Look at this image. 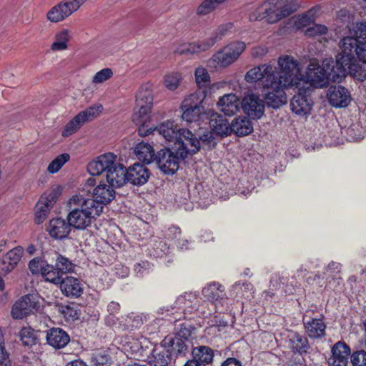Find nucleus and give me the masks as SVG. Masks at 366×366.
Masks as SVG:
<instances>
[{"instance_id":"12","label":"nucleus","mask_w":366,"mask_h":366,"mask_svg":"<svg viewBox=\"0 0 366 366\" xmlns=\"http://www.w3.org/2000/svg\"><path fill=\"white\" fill-rule=\"evenodd\" d=\"M102 109V106L97 104L79 112L66 124L62 131V136L66 137L74 134L84 124L97 117Z\"/></svg>"},{"instance_id":"60","label":"nucleus","mask_w":366,"mask_h":366,"mask_svg":"<svg viewBox=\"0 0 366 366\" xmlns=\"http://www.w3.org/2000/svg\"><path fill=\"white\" fill-rule=\"evenodd\" d=\"M87 0H64L73 14Z\"/></svg>"},{"instance_id":"53","label":"nucleus","mask_w":366,"mask_h":366,"mask_svg":"<svg viewBox=\"0 0 366 366\" xmlns=\"http://www.w3.org/2000/svg\"><path fill=\"white\" fill-rule=\"evenodd\" d=\"M0 366H11L8 352L4 345V335L0 327Z\"/></svg>"},{"instance_id":"32","label":"nucleus","mask_w":366,"mask_h":366,"mask_svg":"<svg viewBox=\"0 0 366 366\" xmlns=\"http://www.w3.org/2000/svg\"><path fill=\"white\" fill-rule=\"evenodd\" d=\"M137 159L146 164H149L155 160L156 154L152 146L144 142L138 143L134 149Z\"/></svg>"},{"instance_id":"26","label":"nucleus","mask_w":366,"mask_h":366,"mask_svg":"<svg viewBox=\"0 0 366 366\" xmlns=\"http://www.w3.org/2000/svg\"><path fill=\"white\" fill-rule=\"evenodd\" d=\"M46 341L54 348L61 349L69 342L70 337L63 329L53 327L46 331Z\"/></svg>"},{"instance_id":"58","label":"nucleus","mask_w":366,"mask_h":366,"mask_svg":"<svg viewBox=\"0 0 366 366\" xmlns=\"http://www.w3.org/2000/svg\"><path fill=\"white\" fill-rule=\"evenodd\" d=\"M46 263L43 262L39 259L34 258L29 263V268L32 274L41 273L42 274V269Z\"/></svg>"},{"instance_id":"2","label":"nucleus","mask_w":366,"mask_h":366,"mask_svg":"<svg viewBox=\"0 0 366 366\" xmlns=\"http://www.w3.org/2000/svg\"><path fill=\"white\" fill-rule=\"evenodd\" d=\"M66 207L69 211L66 220L71 227L78 230H84L90 227L104 209V207L92 199L86 198L81 194H75L70 197Z\"/></svg>"},{"instance_id":"48","label":"nucleus","mask_w":366,"mask_h":366,"mask_svg":"<svg viewBox=\"0 0 366 366\" xmlns=\"http://www.w3.org/2000/svg\"><path fill=\"white\" fill-rule=\"evenodd\" d=\"M194 76L199 87H206L210 83V76L204 67H197L194 72Z\"/></svg>"},{"instance_id":"50","label":"nucleus","mask_w":366,"mask_h":366,"mask_svg":"<svg viewBox=\"0 0 366 366\" xmlns=\"http://www.w3.org/2000/svg\"><path fill=\"white\" fill-rule=\"evenodd\" d=\"M59 311L68 321H74L79 318V312L76 307L71 305H61Z\"/></svg>"},{"instance_id":"3","label":"nucleus","mask_w":366,"mask_h":366,"mask_svg":"<svg viewBox=\"0 0 366 366\" xmlns=\"http://www.w3.org/2000/svg\"><path fill=\"white\" fill-rule=\"evenodd\" d=\"M154 131H157L167 142L173 144L172 149L181 159L186 158L188 154L197 153L200 149L197 135L189 129L179 128L172 121L162 123Z\"/></svg>"},{"instance_id":"17","label":"nucleus","mask_w":366,"mask_h":366,"mask_svg":"<svg viewBox=\"0 0 366 366\" xmlns=\"http://www.w3.org/2000/svg\"><path fill=\"white\" fill-rule=\"evenodd\" d=\"M290 102V107L292 112L300 117H307L310 114L313 107V102L306 94L307 92L298 91Z\"/></svg>"},{"instance_id":"47","label":"nucleus","mask_w":366,"mask_h":366,"mask_svg":"<svg viewBox=\"0 0 366 366\" xmlns=\"http://www.w3.org/2000/svg\"><path fill=\"white\" fill-rule=\"evenodd\" d=\"M266 11L264 2L261 4L253 6L250 8L248 14V18L250 21H260L262 19L266 20Z\"/></svg>"},{"instance_id":"38","label":"nucleus","mask_w":366,"mask_h":366,"mask_svg":"<svg viewBox=\"0 0 366 366\" xmlns=\"http://www.w3.org/2000/svg\"><path fill=\"white\" fill-rule=\"evenodd\" d=\"M345 70V76L350 73L355 79L358 81H363L366 79V64H360L357 62L355 58L353 61H350V64L344 66Z\"/></svg>"},{"instance_id":"43","label":"nucleus","mask_w":366,"mask_h":366,"mask_svg":"<svg viewBox=\"0 0 366 366\" xmlns=\"http://www.w3.org/2000/svg\"><path fill=\"white\" fill-rule=\"evenodd\" d=\"M70 156L67 153L61 154L57 156L48 165L47 171L50 174L56 173L69 160Z\"/></svg>"},{"instance_id":"24","label":"nucleus","mask_w":366,"mask_h":366,"mask_svg":"<svg viewBox=\"0 0 366 366\" xmlns=\"http://www.w3.org/2000/svg\"><path fill=\"white\" fill-rule=\"evenodd\" d=\"M114 188L111 184L100 183L93 190V198L95 202L102 206L110 203L115 197L116 192Z\"/></svg>"},{"instance_id":"49","label":"nucleus","mask_w":366,"mask_h":366,"mask_svg":"<svg viewBox=\"0 0 366 366\" xmlns=\"http://www.w3.org/2000/svg\"><path fill=\"white\" fill-rule=\"evenodd\" d=\"M290 21V24L297 29L306 27L313 23L312 19H310L305 13L295 16L292 17Z\"/></svg>"},{"instance_id":"13","label":"nucleus","mask_w":366,"mask_h":366,"mask_svg":"<svg viewBox=\"0 0 366 366\" xmlns=\"http://www.w3.org/2000/svg\"><path fill=\"white\" fill-rule=\"evenodd\" d=\"M117 157L113 153H106L97 157L90 162L87 165V171L92 176L100 175L105 173V175L111 171L117 164Z\"/></svg>"},{"instance_id":"57","label":"nucleus","mask_w":366,"mask_h":366,"mask_svg":"<svg viewBox=\"0 0 366 366\" xmlns=\"http://www.w3.org/2000/svg\"><path fill=\"white\" fill-rule=\"evenodd\" d=\"M152 266L149 262L147 261H143L134 264V270L137 276L142 277L144 274H148Z\"/></svg>"},{"instance_id":"37","label":"nucleus","mask_w":366,"mask_h":366,"mask_svg":"<svg viewBox=\"0 0 366 366\" xmlns=\"http://www.w3.org/2000/svg\"><path fill=\"white\" fill-rule=\"evenodd\" d=\"M71 31L67 29H62L56 33L54 41L51 45L53 51H64L68 48V42L71 39Z\"/></svg>"},{"instance_id":"61","label":"nucleus","mask_w":366,"mask_h":366,"mask_svg":"<svg viewBox=\"0 0 366 366\" xmlns=\"http://www.w3.org/2000/svg\"><path fill=\"white\" fill-rule=\"evenodd\" d=\"M94 360L96 366H107L110 364V357L106 354L96 355Z\"/></svg>"},{"instance_id":"56","label":"nucleus","mask_w":366,"mask_h":366,"mask_svg":"<svg viewBox=\"0 0 366 366\" xmlns=\"http://www.w3.org/2000/svg\"><path fill=\"white\" fill-rule=\"evenodd\" d=\"M154 249V256L161 257L166 254L169 251V247L167 243L162 240L155 241L152 245Z\"/></svg>"},{"instance_id":"7","label":"nucleus","mask_w":366,"mask_h":366,"mask_svg":"<svg viewBox=\"0 0 366 366\" xmlns=\"http://www.w3.org/2000/svg\"><path fill=\"white\" fill-rule=\"evenodd\" d=\"M246 49L242 41H234L214 53L209 60V65L215 69L226 68L234 63Z\"/></svg>"},{"instance_id":"59","label":"nucleus","mask_w":366,"mask_h":366,"mask_svg":"<svg viewBox=\"0 0 366 366\" xmlns=\"http://www.w3.org/2000/svg\"><path fill=\"white\" fill-rule=\"evenodd\" d=\"M142 324V320L139 315L132 314L127 317V325L128 327L137 328L140 327Z\"/></svg>"},{"instance_id":"35","label":"nucleus","mask_w":366,"mask_h":366,"mask_svg":"<svg viewBox=\"0 0 366 366\" xmlns=\"http://www.w3.org/2000/svg\"><path fill=\"white\" fill-rule=\"evenodd\" d=\"M231 131L238 136H245L253 131V127L247 117H239L235 118L230 124Z\"/></svg>"},{"instance_id":"27","label":"nucleus","mask_w":366,"mask_h":366,"mask_svg":"<svg viewBox=\"0 0 366 366\" xmlns=\"http://www.w3.org/2000/svg\"><path fill=\"white\" fill-rule=\"evenodd\" d=\"M23 247L17 246L10 249L4 256L2 260L0 269L4 274L11 272L21 260L23 254Z\"/></svg>"},{"instance_id":"10","label":"nucleus","mask_w":366,"mask_h":366,"mask_svg":"<svg viewBox=\"0 0 366 366\" xmlns=\"http://www.w3.org/2000/svg\"><path fill=\"white\" fill-rule=\"evenodd\" d=\"M205 98L204 92H196L187 97L182 102V117L188 122L198 121L204 113L202 103Z\"/></svg>"},{"instance_id":"46","label":"nucleus","mask_w":366,"mask_h":366,"mask_svg":"<svg viewBox=\"0 0 366 366\" xmlns=\"http://www.w3.org/2000/svg\"><path fill=\"white\" fill-rule=\"evenodd\" d=\"M252 290L253 286L251 283L237 282L232 287L231 296L248 297V293Z\"/></svg>"},{"instance_id":"16","label":"nucleus","mask_w":366,"mask_h":366,"mask_svg":"<svg viewBox=\"0 0 366 366\" xmlns=\"http://www.w3.org/2000/svg\"><path fill=\"white\" fill-rule=\"evenodd\" d=\"M37 302L33 295H27L16 302L11 309V316L14 319H22L36 310Z\"/></svg>"},{"instance_id":"36","label":"nucleus","mask_w":366,"mask_h":366,"mask_svg":"<svg viewBox=\"0 0 366 366\" xmlns=\"http://www.w3.org/2000/svg\"><path fill=\"white\" fill-rule=\"evenodd\" d=\"M192 357L202 366H205L212 362L214 358V351L208 346L201 345L193 348Z\"/></svg>"},{"instance_id":"11","label":"nucleus","mask_w":366,"mask_h":366,"mask_svg":"<svg viewBox=\"0 0 366 366\" xmlns=\"http://www.w3.org/2000/svg\"><path fill=\"white\" fill-rule=\"evenodd\" d=\"M61 190V187L57 185L41 196L36 205L34 214L36 224H40L47 218L49 213L60 196Z\"/></svg>"},{"instance_id":"6","label":"nucleus","mask_w":366,"mask_h":366,"mask_svg":"<svg viewBox=\"0 0 366 366\" xmlns=\"http://www.w3.org/2000/svg\"><path fill=\"white\" fill-rule=\"evenodd\" d=\"M232 27V23L222 24L214 30L208 38L189 44H182L175 52L184 54L207 51L220 41Z\"/></svg>"},{"instance_id":"62","label":"nucleus","mask_w":366,"mask_h":366,"mask_svg":"<svg viewBox=\"0 0 366 366\" xmlns=\"http://www.w3.org/2000/svg\"><path fill=\"white\" fill-rule=\"evenodd\" d=\"M355 126H352L347 130V138L350 141L356 142L363 139V136L360 132L358 134L355 133Z\"/></svg>"},{"instance_id":"18","label":"nucleus","mask_w":366,"mask_h":366,"mask_svg":"<svg viewBox=\"0 0 366 366\" xmlns=\"http://www.w3.org/2000/svg\"><path fill=\"white\" fill-rule=\"evenodd\" d=\"M331 351L332 355L329 358L330 366H347L350 348L345 342H336L332 346Z\"/></svg>"},{"instance_id":"29","label":"nucleus","mask_w":366,"mask_h":366,"mask_svg":"<svg viewBox=\"0 0 366 366\" xmlns=\"http://www.w3.org/2000/svg\"><path fill=\"white\" fill-rule=\"evenodd\" d=\"M108 184L115 188L122 187L127 181L126 169L119 162L106 174Z\"/></svg>"},{"instance_id":"45","label":"nucleus","mask_w":366,"mask_h":366,"mask_svg":"<svg viewBox=\"0 0 366 366\" xmlns=\"http://www.w3.org/2000/svg\"><path fill=\"white\" fill-rule=\"evenodd\" d=\"M55 265L62 274L73 272L75 267L71 261L61 254L57 255Z\"/></svg>"},{"instance_id":"34","label":"nucleus","mask_w":366,"mask_h":366,"mask_svg":"<svg viewBox=\"0 0 366 366\" xmlns=\"http://www.w3.org/2000/svg\"><path fill=\"white\" fill-rule=\"evenodd\" d=\"M305 328L309 337L319 338L325 336L326 325L321 319H312L304 321Z\"/></svg>"},{"instance_id":"28","label":"nucleus","mask_w":366,"mask_h":366,"mask_svg":"<svg viewBox=\"0 0 366 366\" xmlns=\"http://www.w3.org/2000/svg\"><path fill=\"white\" fill-rule=\"evenodd\" d=\"M199 300L195 292H186L179 296L175 301L177 307L188 312H192L193 310H199Z\"/></svg>"},{"instance_id":"19","label":"nucleus","mask_w":366,"mask_h":366,"mask_svg":"<svg viewBox=\"0 0 366 366\" xmlns=\"http://www.w3.org/2000/svg\"><path fill=\"white\" fill-rule=\"evenodd\" d=\"M327 95L330 104L335 107H345L350 102V93L342 86H330Z\"/></svg>"},{"instance_id":"5","label":"nucleus","mask_w":366,"mask_h":366,"mask_svg":"<svg viewBox=\"0 0 366 366\" xmlns=\"http://www.w3.org/2000/svg\"><path fill=\"white\" fill-rule=\"evenodd\" d=\"M153 102L152 85L149 83L143 84L139 89L136 94V109L133 115V121L142 127L139 129V134L141 136H146L152 131H144V124L148 119V114L151 111Z\"/></svg>"},{"instance_id":"1","label":"nucleus","mask_w":366,"mask_h":366,"mask_svg":"<svg viewBox=\"0 0 366 366\" xmlns=\"http://www.w3.org/2000/svg\"><path fill=\"white\" fill-rule=\"evenodd\" d=\"M277 69L269 64H262L247 71L244 80L247 83L259 82L263 87L267 104L278 108L286 103L285 89L301 91L305 81L300 62L291 55H282L277 59Z\"/></svg>"},{"instance_id":"39","label":"nucleus","mask_w":366,"mask_h":366,"mask_svg":"<svg viewBox=\"0 0 366 366\" xmlns=\"http://www.w3.org/2000/svg\"><path fill=\"white\" fill-rule=\"evenodd\" d=\"M42 277L46 282L55 285H59L64 278H62V274L56 267L49 264H46L42 269Z\"/></svg>"},{"instance_id":"54","label":"nucleus","mask_w":366,"mask_h":366,"mask_svg":"<svg viewBox=\"0 0 366 366\" xmlns=\"http://www.w3.org/2000/svg\"><path fill=\"white\" fill-rule=\"evenodd\" d=\"M350 360L353 366H366V352L360 350L353 352Z\"/></svg>"},{"instance_id":"4","label":"nucleus","mask_w":366,"mask_h":366,"mask_svg":"<svg viewBox=\"0 0 366 366\" xmlns=\"http://www.w3.org/2000/svg\"><path fill=\"white\" fill-rule=\"evenodd\" d=\"M338 62V56L335 61L332 58L324 59L322 66L317 61H310L304 76L305 87L301 91L307 92L310 86L317 88L327 86L329 81L340 82L345 77V70Z\"/></svg>"},{"instance_id":"63","label":"nucleus","mask_w":366,"mask_h":366,"mask_svg":"<svg viewBox=\"0 0 366 366\" xmlns=\"http://www.w3.org/2000/svg\"><path fill=\"white\" fill-rule=\"evenodd\" d=\"M342 269V264L339 262H331L329 263V264L327 266L325 270L327 272H330L332 274H338L340 272Z\"/></svg>"},{"instance_id":"64","label":"nucleus","mask_w":366,"mask_h":366,"mask_svg":"<svg viewBox=\"0 0 366 366\" xmlns=\"http://www.w3.org/2000/svg\"><path fill=\"white\" fill-rule=\"evenodd\" d=\"M267 53V49L262 46H256L252 49V55L254 58H261Z\"/></svg>"},{"instance_id":"15","label":"nucleus","mask_w":366,"mask_h":366,"mask_svg":"<svg viewBox=\"0 0 366 366\" xmlns=\"http://www.w3.org/2000/svg\"><path fill=\"white\" fill-rule=\"evenodd\" d=\"M242 108L249 117L260 119L264 114V102L259 96L249 94L243 98Z\"/></svg>"},{"instance_id":"14","label":"nucleus","mask_w":366,"mask_h":366,"mask_svg":"<svg viewBox=\"0 0 366 366\" xmlns=\"http://www.w3.org/2000/svg\"><path fill=\"white\" fill-rule=\"evenodd\" d=\"M169 149H162L155 157L159 169L165 174H173L179 168V155Z\"/></svg>"},{"instance_id":"31","label":"nucleus","mask_w":366,"mask_h":366,"mask_svg":"<svg viewBox=\"0 0 366 366\" xmlns=\"http://www.w3.org/2000/svg\"><path fill=\"white\" fill-rule=\"evenodd\" d=\"M209 127L214 133L221 136H227L230 133V125L227 119L217 113L211 115Z\"/></svg>"},{"instance_id":"52","label":"nucleus","mask_w":366,"mask_h":366,"mask_svg":"<svg viewBox=\"0 0 366 366\" xmlns=\"http://www.w3.org/2000/svg\"><path fill=\"white\" fill-rule=\"evenodd\" d=\"M170 357L167 352L163 351L159 353H154L153 360L150 362L151 366H168Z\"/></svg>"},{"instance_id":"22","label":"nucleus","mask_w":366,"mask_h":366,"mask_svg":"<svg viewBox=\"0 0 366 366\" xmlns=\"http://www.w3.org/2000/svg\"><path fill=\"white\" fill-rule=\"evenodd\" d=\"M71 228L69 221H66L62 218H55L49 221L46 231L51 237L56 239H62L69 236Z\"/></svg>"},{"instance_id":"33","label":"nucleus","mask_w":366,"mask_h":366,"mask_svg":"<svg viewBox=\"0 0 366 366\" xmlns=\"http://www.w3.org/2000/svg\"><path fill=\"white\" fill-rule=\"evenodd\" d=\"M288 346L294 351L300 354L307 352L309 344L307 337L297 332H291L287 336Z\"/></svg>"},{"instance_id":"21","label":"nucleus","mask_w":366,"mask_h":366,"mask_svg":"<svg viewBox=\"0 0 366 366\" xmlns=\"http://www.w3.org/2000/svg\"><path fill=\"white\" fill-rule=\"evenodd\" d=\"M60 289L67 297L78 298L84 292V285L81 280L72 276H67L61 280Z\"/></svg>"},{"instance_id":"55","label":"nucleus","mask_w":366,"mask_h":366,"mask_svg":"<svg viewBox=\"0 0 366 366\" xmlns=\"http://www.w3.org/2000/svg\"><path fill=\"white\" fill-rule=\"evenodd\" d=\"M327 32V28L325 25L314 24L305 31V35L310 37H315L325 34Z\"/></svg>"},{"instance_id":"30","label":"nucleus","mask_w":366,"mask_h":366,"mask_svg":"<svg viewBox=\"0 0 366 366\" xmlns=\"http://www.w3.org/2000/svg\"><path fill=\"white\" fill-rule=\"evenodd\" d=\"M72 14L64 0L53 6L47 13V19L54 23L64 21Z\"/></svg>"},{"instance_id":"51","label":"nucleus","mask_w":366,"mask_h":366,"mask_svg":"<svg viewBox=\"0 0 366 366\" xmlns=\"http://www.w3.org/2000/svg\"><path fill=\"white\" fill-rule=\"evenodd\" d=\"M113 76V71L110 68H104L95 74L92 78V83L99 84H102L107 80L111 79Z\"/></svg>"},{"instance_id":"9","label":"nucleus","mask_w":366,"mask_h":366,"mask_svg":"<svg viewBox=\"0 0 366 366\" xmlns=\"http://www.w3.org/2000/svg\"><path fill=\"white\" fill-rule=\"evenodd\" d=\"M297 0H268L264 2L266 21L274 24L297 10Z\"/></svg>"},{"instance_id":"44","label":"nucleus","mask_w":366,"mask_h":366,"mask_svg":"<svg viewBox=\"0 0 366 366\" xmlns=\"http://www.w3.org/2000/svg\"><path fill=\"white\" fill-rule=\"evenodd\" d=\"M182 80V76L180 73L172 72L164 76V84L167 89L174 91L179 87Z\"/></svg>"},{"instance_id":"23","label":"nucleus","mask_w":366,"mask_h":366,"mask_svg":"<svg viewBox=\"0 0 366 366\" xmlns=\"http://www.w3.org/2000/svg\"><path fill=\"white\" fill-rule=\"evenodd\" d=\"M217 105L221 112L225 115L231 117L239 111L242 102L236 94L231 93L220 97Z\"/></svg>"},{"instance_id":"41","label":"nucleus","mask_w":366,"mask_h":366,"mask_svg":"<svg viewBox=\"0 0 366 366\" xmlns=\"http://www.w3.org/2000/svg\"><path fill=\"white\" fill-rule=\"evenodd\" d=\"M19 336L22 344L25 346L31 347L37 343V332L31 327H23Z\"/></svg>"},{"instance_id":"20","label":"nucleus","mask_w":366,"mask_h":366,"mask_svg":"<svg viewBox=\"0 0 366 366\" xmlns=\"http://www.w3.org/2000/svg\"><path fill=\"white\" fill-rule=\"evenodd\" d=\"M127 181L134 185L146 184L149 177L148 169L142 164L135 163L126 169Z\"/></svg>"},{"instance_id":"25","label":"nucleus","mask_w":366,"mask_h":366,"mask_svg":"<svg viewBox=\"0 0 366 366\" xmlns=\"http://www.w3.org/2000/svg\"><path fill=\"white\" fill-rule=\"evenodd\" d=\"M202 295L215 307L222 305L225 297L224 289L219 282H212L202 289Z\"/></svg>"},{"instance_id":"40","label":"nucleus","mask_w":366,"mask_h":366,"mask_svg":"<svg viewBox=\"0 0 366 366\" xmlns=\"http://www.w3.org/2000/svg\"><path fill=\"white\" fill-rule=\"evenodd\" d=\"M227 0H203L196 9L197 16H203L215 11L218 6Z\"/></svg>"},{"instance_id":"8","label":"nucleus","mask_w":366,"mask_h":366,"mask_svg":"<svg viewBox=\"0 0 366 366\" xmlns=\"http://www.w3.org/2000/svg\"><path fill=\"white\" fill-rule=\"evenodd\" d=\"M342 52L337 54L338 62L343 67L353 61L355 54L360 61L366 64V41H358L353 37H344L340 44Z\"/></svg>"},{"instance_id":"42","label":"nucleus","mask_w":366,"mask_h":366,"mask_svg":"<svg viewBox=\"0 0 366 366\" xmlns=\"http://www.w3.org/2000/svg\"><path fill=\"white\" fill-rule=\"evenodd\" d=\"M350 35L347 37H353L358 41H366V22H357L349 29Z\"/></svg>"}]
</instances>
